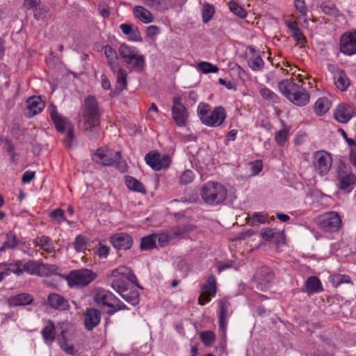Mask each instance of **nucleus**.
<instances>
[{"instance_id": "26", "label": "nucleus", "mask_w": 356, "mask_h": 356, "mask_svg": "<svg viewBox=\"0 0 356 356\" xmlns=\"http://www.w3.org/2000/svg\"><path fill=\"white\" fill-rule=\"evenodd\" d=\"M111 276H124L127 281L129 280V282L134 283L138 287L141 288V286L138 283L136 275L132 273L130 268L126 266H120L118 268L115 269L111 272Z\"/></svg>"}, {"instance_id": "42", "label": "nucleus", "mask_w": 356, "mask_h": 356, "mask_svg": "<svg viewBox=\"0 0 356 356\" xmlns=\"http://www.w3.org/2000/svg\"><path fill=\"white\" fill-rule=\"evenodd\" d=\"M156 234H149L142 238L140 242V249L142 250H149L156 247Z\"/></svg>"}, {"instance_id": "55", "label": "nucleus", "mask_w": 356, "mask_h": 356, "mask_svg": "<svg viewBox=\"0 0 356 356\" xmlns=\"http://www.w3.org/2000/svg\"><path fill=\"white\" fill-rule=\"evenodd\" d=\"M172 239H173V236L171 234L166 232L156 234V241L161 247L165 246Z\"/></svg>"}, {"instance_id": "23", "label": "nucleus", "mask_w": 356, "mask_h": 356, "mask_svg": "<svg viewBox=\"0 0 356 356\" xmlns=\"http://www.w3.org/2000/svg\"><path fill=\"white\" fill-rule=\"evenodd\" d=\"M218 305L220 307L219 314V327L224 337L226 335V327H227V318L229 314L228 309L230 307V303L227 299H222L219 301Z\"/></svg>"}, {"instance_id": "25", "label": "nucleus", "mask_w": 356, "mask_h": 356, "mask_svg": "<svg viewBox=\"0 0 356 356\" xmlns=\"http://www.w3.org/2000/svg\"><path fill=\"white\" fill-rule=\"evenodd\" d=\"M103 49L107 59L108 65L111 70L115 73L116 70L120 67L116 51L109 45L104 46Z\"/></svg>"}, {"instance_id": "9", "label": "nucleus", "mask_w": 356, "mask_h": 356, "mask_svg": "<svg viewBox=\"0 0 356 356\" xmlns=\"http://www.w3.org/2000/svg\"><path fill=\"white\" fill-rule=\"evenodd\" d=\"M172 102V115L175 122L179 127L185 126L188 118V113L186 107L181 103V98L175 97Z\"/></svg>"}, {"instance_id": "37", "label": "nucleus", "mask_w": 356, "mask_h": 356, "mask_svg": "<svg viewBox=\"0 0 356 356\" xmlns=\"http://www.w3.org/2000/svg\"><path fill=\"white\" fill-rule=\"evenodd\" d=\"M260 236L264 240L270 241L275 239V241L278 243L282 238L283 234L282 232H275L270 228H264L261 231Z\"/></svg>"}, {"instance_id": "24", "label": "nucleus", "mask_w": 356, "mask_h": 356, "mask_svg": "<svg viewBox=\"0 0 356 356\" xmlns=\"http://www.w3.org/2000/svg\"><path fill=\"white\" fill-rule=\"evenodd\" d=\"M33 301V296L27 293L17 294L8 298L6 300L8 305L12 307L29 305H31Z\"/></svg>"}, {"instance_id": "45", "label": "nucleus", "mask_w": 356, "mask_h": 356, "mask_svg": "<svg viewBox=\"0 0 356 356\" xmlns=\"http://www.w3.org/2000/svg\"><path fill=\"white\" fill-rule=\"evenodd\" d=\"M330 281L334 287H337L342 283L353 284L350 277L346 275L337 274L330 277Z\"/></svg>"}, {"instance_id": "57", "label": "nucleus", "mask_w": 356, "mask_h": 356, "mask_svg": "<svg viewBox=\"0 0 356 356\" xmlns=\"http://www.w3.org/2000/svg\"><path fill=\"white\" fill-rule=\"evenodd\" d=\"M86 245V238L81 235L77 236L76 238V240L74 243V246L75 250L77 252H81L85 248Z\"/></svg>"}, {"instance_id": "58", "label": "nucleus", "mask_w": 356, "mask_h": 356, "mask_svg": "<svg viewBox=\"0 0 356 356\" xmlns=\"http://www.w3.org/2000/svg\"><path fill=\"white\" fill-rule=\"evenodd\" d=\"M22 261H17L15 264H10L8 270L17 275H20L24 271Z\"/></svg>"}, {"instance_id": "63", "label": "nucleus", "mask_w": 356, "mask_h": 356, "mask_svg": "<svg viewBox=\"0 0 356 356\" xmlns=\"http://www.w3.org/2000/svg\"><path fill=\"white\" fill-rule=\"evenodd\" d=\"M5 243L8 248L12 249L16 248L18 243L16 236L11 233L7 234V240Z\"/></svg>"}, {"instance_id": "29", "label": "nucleus", "mask_w": 356, "mask_h": 356, "mask_svg": "<svg viewBox=\"0 0 356 356\" xmlns=\"http://www.w3.org/2000/svg\"><path fill=\"white\" fill-rule=\"evenodd\" d=\"M291 99H289L293 104L297 106H305L306 105L309 100V95L305 88L302 86L300 88V90H297L292 96H289Z\"/></svg>"}, {"instance_id": "16", "label": "nucleus", "mask_w": 356, "mask_h": 356, "mask_svg": "<svg viewBox=\"0 0 356 356\" xmlns=\"http://www.w3.org/2000/svg\"><path fill=\"white\" fill-rule=\"evenodd\" d=\"M101 320V312L94 308H88L83 314V323L86 328L91 331L97 326Z\"/></svg>"}, {"instance_id": "51", "label": "nucleus", "mask_w": 356, "mask_h": 356, "mask_svg": "<svg viewBox=\"0 0 356 356\" xmlns=\"http://www.w3.org/2000/svg\"><path fill=\"white\" fill-rule=\"evenodd\" d=\"M198 68L204 74L211 72L216 73L219 70L217 66L207 62H200L198 64Z\"/></svg>"}, {"instance_id": "39", "label": "nucleus", "mask_w": 356, "mask_h": 356, "mask_svg": "<svg viewBox=\"0 0 356 356\" xmlns=\"http://www.w3.org/2000/svg\"><path fill=\"white\" fill-rule=\"evenodd\" d=\"M118 51L120 56L124 60V62L129 59H131L135 54L138 53L135 47H130L124 43L120 45Z\"/></svg>"}, {"instance_id": "6", "label": "nucleus", "mask_w": 356, "mask_h": 356, "mask_svg": "<svg viewBox=\"0 0 356 356\" xmlns=\"http://www.w3.org/2000/svg\"><path fill=\"white\" fill-rule=\"evenodd\" d=\"M97 277L91 270L81 268L72 270L67 277V282L71 287L81 288L88 286Z\"/></svg>"}, {"instance_id": "64", "label": "nucleus", "mask_w": 356, "mask_h": 356, "mask_svg": "<svg viewBox=\"0 0 356 356\" xmlns=\"http://www.w3.org/2000/svg\"><path fill=\"white\" fill-rule=\"evenodd\" d=\"M294 4L296 10H298L302 15L305 16L307 14V8L305 1L295 0Z\"/></svg>"}, {"instance_id": "10", "label": "nucleus", "mask_w": 356, "mask_h": 356, "mask_svg": "<svg viewBox=\"0 0 356 356\" xmlns=\"http://www.w3.org/2000/svg\"><path fill=\"white\" fill-rule=\"evenodd\" d=\"M216 293V282L214 275H209L206 283L202 287V293L198 298L199 304L204 305L210 301L211 297Z\"/></svg>"}, {"instance_id": "56", "label": "nucleus", "mask_w": 356, "mask_h": 356, "mask_svg": "<svg viewBox=\"0 0 356 356\" xmlns=\"http://www.w3.org/2000/svg\"><path fill=\"white\" fill-rule=\"evenodd\" d=\"M75 138L73 128L67 130V135L63 140V143L66 148L71 149L73 147V140Z\"/></svg>"}, {"instance_id": "27", "label": "nucleus", "mask_w": 356, "mask_h": 356, "mask_svg": "<svg viewBox=\"0 0 356 356\" xmlns=\"http://www.w3.org/2000/svg\"><path fill=\"white\" fill-rule=\"evenodd\" d=\"M133 14L136 18L144 24H149L154 20L152 13L141 6H136L133 9Z\"/></svg>"}, {"instance_id": "41", "label": "nucleus", "mask_w": 356, "mask_h": 356, "mask_svg": "<svg viewBox=\"0 0 356 356\" xmlns=\"http://www.w3.org/2000/svg\"><path fill=\"white\" fill-rule=\"evenodd\" d=\"M125 183L127 186L132 191L145 193L146 190L145 186L139 181L135 178L127 176L125 178Z\"/></svg>"}, {"instance_id": "36", "label": "nucleus", "mask_w": 356, "mask_h": 356, "mask_svg": "<svg viewBox=\"0 0 356 356\" xmlns=\"http://www.w3.org/2000/svg\"><path fill=\"white\" fill-rule=\"evenodd\" d=\"M115 74H116V90L120 92L122 91L127 88V72L124 70L120 67L119 69L116 70Z\"/></svg>"}, {"instance_id": "7", "label": "nucleus", "mask_w": 356, "mask_h": 356, "mask_svg": "<svg viewBox=\"0 0 356 356\" xmlns=\"http://www.w3.org/2000/svg\"><path fill=\"white\" fill-rule=\"evenodd\" d=\"M332 159L325 151H317L314 154L313 165L316 172L321 175H326L331 168Z\"/></svg>"}, {"instance_id": "20", "label": "nucleus", "mask_w": 356, "mask_h": 356, "mask_svg": "<svg viewBox=\"0 0 356 356\" xmlns=\"http://www.w3.org/2000/svg\"><path fill=\"white\" fill-rule=\"evenodd\" d=\"M47 303L51 308L58 311H65L70 308L68 300L63 296L56 293L49 294Z\"/></svg>"}, {"instance_id": "34", "label": "nucleus", "mask_w": 356, "mask_h": 356, "mask_svg": "<svg viewBox=\"0 0 356 356\" xmlns=\"http://www.w3.org/2000/svg\"><path fill=\"white\" fill-rule=\"evenodd\" d=\"M146 6L157 10H165L174 4L173 0H148Z\"/></svg>"}, {"instance_id": "40", "label": "nucleus", "mask_w": 356, "mask_h": 356, "mask_svg": "<svg viewBox=\"0 0 356 356\" xmlns=\"http://www.w3.org/2000/svg\"><path fill=\"white\" fill-rule=\"evenodd\" d=\"M115 278L112 281V288L120 295L124 292H127V282L124 276L115 277Z\"/></svg>"}, {"instance_id": "12", "label": "nucleus", "mask_w": 356, "mask_h": 356, "mask_svg": "<svg viewBox=\"0 0 356 356\" xmlns=\"http://www.w3.org/2000/svg\"><path fill=\"white\" fill-rule=\"evenodd\" d=\"M93 300L96 304L110 309L113 302L117 301V298L111 291L99 288L94 291Z\"/></svg>"}, {"instance_id": "49", "label": "nucleus", "mask_w": 356, "mask_h": 356, "mask_svg": "<svg viewBox=\"0 0 356 356\" xmlns=\"http://www.w3.org/2000/svg\"><path fill=\"white\" fill-rule=\"evenodd\" d=\"M229 7L230 10L236 15H237L238 17L241 19H244L247 16V12L246 10L239 6L236 2L235 1H230L229 3Z\"/></svg>"}, {"instance_id": "1", "label": "nucleus", "mask_w": 356, "mask_h": 356, "mask_svg": "<svg viewBox=\"0 0 356 356\" xmlns=\"http://www.w3.org/2000/svg\"><path fill=\"white\" fill-rule=\"evenodd\" d=\"M79 126L90 139L97 138L99 131L100 112L99 104L93 95L84 100L79 115Z\"/></svg>"}, {"instance_id": "15", "label": "nucleus", "mask_w": 356, "mask_h": 356, "mask_svg": "<svg viewBox=\"0 0 356 356\" xmlns=\"http://www.w3.org/2000/svg\"><path fill=\"white\" fill-rule=\"evenodd\" d=\"M24 272L38 276H47L50 273V267L33 260L29 261L23 265Z\"/></svg>"}, {"instance_id": "2", "label": "nucleus", "mask_w": 356, "mask_h": 356, "mask_svg": "<svg viewBox=\"0 0 356 356\" xmlns=\"http://www.w3.org/2000/svg\"><path fill=\"white\" fill-rule=\"evenodd\" d=\"M201 196L205 203L217 205L227 198V191L218 182L209 181L202 187Z\"/></svg>"}, {"instance_id": "43", "label": "nucleus", "mask_w": 356, "mask_h": 356, "mask_svg": "<svg viewBox=\"0 0 356 356\" xmlns=\"http://www.w3.org/2000/svg\"><path fill=\"white\" fill-rule=\"evenodd\" d=\"M330 108V102L326 98H319L315 104V112L318 115L325 114Z\"/></svg>"}, {"instance_id": "18", "label": "nucleus", "mask_w": 356, "mask_h": 356, "mask_svg": "<svg viewBox=\"0 0 356 356\" xmlns=\"http://www.w3.org/2000/svg\"><path fill=\"white\" fill-rule=\"evenodd\" d=\"M355 110L353 106L347 104H339L334 113V118L341 123L348 122L354 115Z\"/></svg>"}, {"instance_id": "14", "label": "nucleus", "mask_w": 356, "mask_h": 356, "mask_svg": "<svg viewBox=\"0 0 356 356\" xmlns=\"http://www.w3.org/2000/svg\"><path fill=\"white\" fill-rule=\"evenodd\" d=\"M109 241L113 247L118 250H127L130 249L133 245L132 237L124 232L113 234Z\"/></svg>"}, {"instance_id": "3", "label": "nucleus", "mask_w": 356, "mask_h": 356, "mask_svg": "<svg viewBox=\"0 0 356 356\" xmlns=\"http://www.w3.org/2000/svg\"><path fill=\"white\" fill-rule=\"evenodd\" d=\"M197 112L202 123L210 127L220 125L226 118L225 110L222 106L216 107L210 112L209 106L201 103L198 106Z\"/></svg>"}, {"instance_id": "59", "label": "nucleus", "mask_w": 356, "mask_h": 356, "mask_svg": "<svg viewBox=\"0 0 356 356\" xmlns=\"http://www.w3.org/2000/svg\"><path fill=\"white\" fill-rule=\"evenodd\" d=\"M50 217L56 220L58 223L65 220L64 211L60 209H56L50 213Z\"/></svg>"}, {"instance_id": "53", "label": "nucleus", "mask_w": 356, "mask_h": 356, "mask_svg": "<svg viewBox=\"0 0 356 356\" xmlns=\"http://www.w3.org/2000/svg\"><path fill=\"white\" fill-rule=\"evenodd\" d=\"M194 174L190 170H186L182 172L179 177V183L182 185H186L193 181Z\"/></svg>"}, {"instance_id": "21", "label": "nucleus", "mask_w": 356, "mask_h": 356, "mask_svg": "<svg viewBox=\"0 0 356 356\" xmlns=\"http://www.w3.org/2000/svg\"><path fill=\"white\" fill-rule=\"evenodd\" d=\"M57 340L62 350L67 355H74L76 350L72 342L71 336L66 330H62L57 336Z\"/></svg>"}, {"instance_id": "31", "label": "nucleus", "mask_w": 356, "mask_h": 356, "mask_svg": "<svg viewBox=\"0 0 356 356\" xmlns=\"http://www.w3.org/2000/svg\"><path fill=\"white\" fill-rule=\"evenodd\" d=\"M252 55L248 60V65L253 71H259L264 68V61L262 58L255 52L253 48H250Z\"/></svg>"}, {"instance_id": "62", "label": "nucleus", "mask_w": 356, "mask_h": 356, "mask_svg": "<svg viewBox=\"0 0 356 356\" xmlns=\"http://www.w3.org/2000/svg\"><path fill=\"white\" fill-rule=\"evenodd\" d=\"M160 33V28L155 25H151L146 29L147 36L151 39H154Z\"/></svg>"}, {"instance_id": "32", "label": "nucleus", "mask_w": 356, "mask_h": 356, "mask_svg": "<svg viewBox=\"0 0 356 356\" xmlns=\"http://www.w3.org/2000/svg\"><path fill=\"white\" fill-rule=\"evenodd\" d=\"M56 328L54 322L49 320L42 331V334L46 343L51 344L56 339Z\"/></svg>"}, {"instance_id": "52", "label": "nucleus", "mask_w": 356, "mask_h": 356, "mask_svg": "<svg viewBox=\"0 0 356 356\" xmlns=\"http://www.w3.org/2000/svg\"><path fill=\"white\" fill-rule=\"evenodd\" d=\"M49 9L46 6L35 8L33 15L37 19H44L49 16Z\"/></svg>"}, {"instance_id": "4", "label": "nucleus", "mask_w": 356, "mask_h": 356, "mask_svg": "<svg viewBox=\"0 0 356 356\" xmlns=\"http://www.w3.org/2000/svg\"><path fill=\"white\" fill-rule=\"evenodd\" d=\"M120 152H114L106 148H99L94 155L93 159L98 163L104 165H111L116 164L117 168L121 172H125L127 164L124 161H120Z\"/></svg>"}, {"instance_id": "61", "label": "nucleus", "mask_w": 356, "mask_h": 356, "mask_svg": "<svg viewBox=\"0 0 356 356\" xmlns=\"http://www.w3.org/2000/svg\"><path fill=\"white\" fill-rule=\"evenodd\" d=\"M322 10L329 15H336L338 13L337 8L333 4H323Z\"/></svg>"}, {"instance_id": "46", "label": "nucleus", "mask_w": 356, "mask_h": 356, "mask_svg": "<svg viewBox=\"0 0 356 356\" xmlns=\"http://www.w3.org/2000/svg\"><path fill=\"white\" fill-rule=\"evenodd\" d=\"M215 13L214 7L209 3H204L202 8V20L204 23H208Z\"/></svg>"}, {"instance_id": "11", "label": "nucleus", "mask_w": 356, "mask_h": 356, "mask_svg": "<svg viewBox=\"0 0 356 356\" xmlns=\"http://www.w3.org/2000/svg\"><path fill=\"white\" fill-rule=\"evenodd\" d=\"M340 51L348 56L356 54V31L345 33L341 35Z\"/></svg>"}, {"instance_id": "44", "label": "nucleus", "mask_w": 356, "mask_h": 356, "mask_svg": "<svg viewBox=\"0 0 356 356\" xmlns=\"http://www.w3.org/2000/svg\"><path fill=\"white\" fill-rule=\"evenodd\" d=\"M262 168L263 164L260 160L250 162L246 166V169L250 172L249 177L257 175L261 171Z\"/></svg>"}, {"instance_id": "30", "label": "nucleus", "mask_w": 356, "mask_h": 356, "mask_svg": "<svg viewBox=\"0 0 356 356\" xmlns=\"http://www.w3.org/2000/svg\"><path fill=\"white\" fill-rule=\"evenodd\" d=\"M339 188L350 193L353 185L356 183V177L353 173L346 174L344 175L339 176Z\"/></svg>"}, {"instance_id": "35", "label": "nucleus", "mask_w": 356, "mask_h": 356, "mask_svg": "<svg viewBox=\"0 0 356 356\" xmlns=\"http://www.w3.org/2000/svg\"><path fill=\"white\" fill-rule=\"evenodd\" d=\"M306 291L309 294L318 293L323 290L322 285L316 277H309L305 283Z\"/></svg>"}, {"instance_id": "13", "label": "nucleus", "mask_w": 356, "mask_h": 356, "mask_svg": "<svg viewBox=\"0 0 356 356\" xmlns=\"http://www.w3.org/2000/svg\"><path fill=\"white\" fill-rule=\"evenodd\" d=\"M273 279L274 273L266 266L259 268L254 277V282L257 284V289L261 291L265 290Z\"/></svg>"}, {"instance_id": "48", "label": "nucleus", "mask_w": 356, "mask_h": 356, "mask_svg": "<svg viewBox=\"0 0 356 356\" xmlns=\"http://www.w3.org/2000/svg\"><path fill=\"white\" fill-rule=\"evenodd\" d=\"M289 129L284 127L280 131L275 132V140L278 145H284L288 138Z\"/></svg>"}, {"instance_id": "47", "label": "nucleus", "mask_w": 356, "mask_h": 356, "mask_svg": "<svg viewBox=\"0 0 356 356\" xmlns=\"http://www.w3.org/2000/svg\"><path fill=\"white\" fill-rule=\"evenodd\" d=\"M120 296L123 299H124L127 302L131 304L132 305H138L140 300L138 293L136 291L129 292L127 290V292L121 293Z\"/></svg>"}, {"instance_id": "50", "label": "nucleus", "mask_w": 356, "mask_h": 356, "mask_svg": "<svg viewBox=\"0 0 356 356\" xmlns=\"http://www.w3.org/2000/svg\"><path fill=\"white\" fill-rule=\"evenodd\" d=\"M200 339L205 346H209L214 342L216 335L212 331H205L200 334Z\"/></svg>"}, {"instance_id": "38", "label": "nucleus", "mask_w": 356, "mask_h": 356, "mask_svg": "<svg viewBox=\"0 0 356 356\" xmlns=\"http://www.w3.org/2000/svg\"><path fill=\"white\" fill-rule=\"evenodd\" d=\"M35 244L47 252L51 253L54 251L51 240L49 237L42 236L34 240Z\"/></svg>"}, {"instance_id": "5", "label": "nucleus", "mask_w": 356, "mask_h": 356, "mask_svg": "<svg viewBox=\"0 0 356 356\" xmlns=\"http://www.w3.org/2000/svg\"><path fill=\"white\" fill-rule=\"evenodd\" d=\"M318 227L329 233L339 232L343 226L341 216L337 211H328L320 215L316 218Z\"/></svg>"}, {"instance_id": "60", "label": "nucleus", "mask_w": 356, "mask_h": 356, "mask_svg": "<svg viewBox=\"0 0 356 356\" xmlns=\"http://www.w3.org/2000/svg\"><path fill=\"white\" fill-rule=\"evenodd\" d=\"M127 309V306L117 298V301L113 302V307L107 311L110 315L113 314L115 312Z\"/></svg>"}, {"instance_id": "8", "label": "nucleus", "mask_w": 356, "mask_h": 356, "mask_svg": "<svg viewBox=\"0 0 356 356\" xmlns=\"http://www.w3.org/2000/svg\"><path fill=\"white\" fill-rule=\"evenodd\" d=\"M145 160L148 165L157 171L168 168L171 163L170 157L168 155H161L156 152H149L145 156Z\"/></svg>"}, {"instance_id": "22", "label": "nucleus", "mask_w": 356, "mask_h": 356, "mask_svg": "<svg viewBox=\"0 0 356 356\" xmlns=\"http://www.w3.org/2000/svg\"><path fill=\"white\" fill-rule=\"evenodd\" d=\"M26 115L31 118L40 112L44 108V103L40 97L33 96L29 98L26 102Z\"/></svg>"}, {"instance_id": "28", "label": "nucleus", "mask_w": 356, "mask_h": 356, "mask_svg": "<svg viewBox=\"0 0 356 356\" xmlns=\"http://www.w3.org/2000/svg\"><path fill=\"white\" fill-rule=\"evenodd\" d=\"M125 63L131 70L138 72H142L145 66L144 56L141 54H138V53L131 59L127 60Z\"/></svg>"}, {"instance_id": "33", "label": "nucleus", "mask_w": 356, "mask_h": 356, "mask_svg": "<svg viewBox=\"0 0 356 356\" xmlns=\"http://www.w3.org/2000/svg\"><path fill=\"white\" fill-rule=\"evenodd\" d=\"M334 79L336 87L341 91L346 90L350 86V81L342 70H339L335 74Z\"/></svg>"}, {"instance_id": "17", "label": "nucleus", "mask_w": 356, "mask_h": 356, "mask_svg": "<svg viewBox=\"0 0 356 356\" xmlns=\"http://www.w3.org/2000/svg\"><path fill=\"white\" fill-rule=\"evenodd\" d=\"M50 116L58 132L63 133L65 131L73 128L70 120L67 118L60 115L57 112L55 106H53L52 110L50 112Z\"/></svg>"}, {"instance_id": "54", "label": "nucleus", "mask_w": 356, "mask_h": 356, "mask_svg": "<svg viewBox=\"0 0 356 356\" xmlns=\"http://www.w3.org/2000/svg\"><path fill=\"white\" fill-rule=\"evenodd\" d=\"M260 95L263 98L273 102H276L278 100L277 95L274 92L266 88L260 90Z\"/></svg>"}, {"instance_id": "19", "label": "nucleus", "mask_w": 356, "mask_h": 356, "mask_svg": "<svg viewBox=\"0 0 356 356\" xmlns=\"http://www.w3.org/2000/svg\"><path fill=\"white\" fill-rule=\"evenodd\" d=\"M301 82V80H298V83H296L294 80L284 79L279 83L278 87L282 94L289 100L291 99L289 96H292L302 87V85L299 84Z\"/></svg>"}]
</instances>
